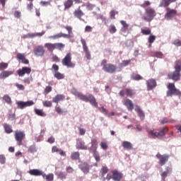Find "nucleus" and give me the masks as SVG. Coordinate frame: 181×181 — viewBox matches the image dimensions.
Returning <instances> with one entry per match:
<instances>
[{"mask_svg": "<svg viewBox=\"0 0 181 181\" xmlns=\"http://www.w3.org/2000/svg\"><path fill=\"white\" fill-rule=\"evenodd\" d=\"M154 57H157V59H163V54L161 52H156L154 53Z\"/></svg>", "mask_w": 181, "mask_h": 181, "instance_id": "e2e57ef3", "label": "nucleus"}, {"mask_svg": "<svg viewBox=\"0 0 181 181\" xmlns=\"http://www.w3.org/2000/svg\"><path fill=\"white\" fill-rule=\"evenodd\" d=\"M16 105L18 108L23 110V108H26V107H32V105H35V102H33V100H28L27 102L17 101Z\"/></svg>", "mask_w": 181, "mask_h": 181, "instance_id": "f8f14e48", "label": "nucleus"}, {"mask_svg": "<svg viewBox=\"0 0 181 181\" xmlns=\"http://www.w3.org/2000/svg\"><path fill=\"white\" fill-rule=\"evenodd\" d=\"M146 86L148 91L153 90L156 87V80L151 78L146 81Z\"/></svg>", "mask_w": 181, "mask_h": 181, "instance_id": "f3484780", "label": "nucleus"}, {"mask_svg": "<svg viewBox=\"0 0 181 181\" xmlns=\"http://www.w3.org/2000/svg\"><path fill=\"white\" fill-rule=\"evenodd\" d=\"M167 77L168 80H173V81H180L181 78V73L180 71L175 70L174 71L169 72Z\"/></svg>", "mask_w": 181, "mask_h": 181, "instance_id": "1a4fd4ad", "label": "nucleus"}, {"mask_svg": "<svg viewBox=\"0 0 181 181\" xmlns=\"http://www.w3.org/2000/svg\"><path fill=\"white\" fill-rule=\"evenodd\" d=\"M100 173L102 176H105L108 173V167L103 166L100 170Z\"/></svg>", "mask_w": 181, "mask_h": 181, "instance_id": "de8ad7c7", "label": "nucleus"}, {"mask_svg": "<svg viewBox=\"0 0 181 181\" xmlns=\"http://www.w3.org/2000/svg\"><path fill=\"white\" fill-rule=\"evenodd\" d=\"M16 59L18 62H21L23 64H29V59H26L25 54L18 53L16 54Z\"/></svg>", "mask_w": 181, "mask_h": 181, "instance_id": "a211bd4d", "label": "nucleus"}, {"mask_svg": "<svg viewBox=\"0 0 181 181\" xmlns=\"http://www.w3.org/2000/svg\"><path fill=\"white\" fill-rule=\"evenodd\" d=\"M44 46L46 47V49H47L48 52H53L54 50H56L55 43L47 42Z\"/></svg>", "mask_w": 181, "mask_h": 181, "instance_id": "c85d7f7f", "label": "nucleus"}, {"mask_svg": "<svg viewBox=\"0 0 181 181\" xmlns=\"http://www.w3.org/2000/svg\"><path fill=\"white\" fill-rule=\"evenodd\" d=\"M125 93H127V97H133V95H135L136 94L134 90L127 88L124 90H120L119 92V95H120V97H125Z\"/></svg>", "mask_w": 181, "mask_h": 181, "instance_id": "ddd939ff", "label": "nucleus"}, {"mask_svg": "<svg viewBox=\"0 0 181 181\" xmlns=\"http://www.w3.org/2000/svg\"><path fill=\"white\" fill-rule=\"evenodd\" d=\"M30 73H32V69L28 66L22 67V69L17 71V74H18L19 77H23L25 74L29 75Z\"/></svg>", "mask_w": 181, "mask_h": 181, "instance_id": "2eb2a0df", "label": "nucleus"}, {"mask_svg": "<svg viewBox=\"0 0 181 181\" xmlns=\"http://www.w3.org/2000/svg\"><path fill=\"white\" fill-rule=\"evenodd\" d=\"M141 8H146V6H151V1H145L143 4H141Z\"/></svg>", "mask_w": 181, "mask_h": 181, "instance_id": "338daca9", "label": "nucleus"}, {"mask_svg": "<svg viewBox=\"0 0 181 181\" xmlns=\"http://www.w3.org/2000/svg\"><path fill=\"white\" fill-rule=\"evenodd\" d=\"M42 177H43V179H45L47 181H53V180L54 179V175H53V173H49L48 175H46L42 172Z\"/></svg>", "mask_w": 181, "mask_h": 181, "instance_id": "2f4dec72", "label": "nucleus"}, {"mask_svg": "<svg viewBox=\"0 0 181 181\" xmlns=\"http://www.w3.org/2000/svg\"><path fill=\"white\" fill-rule=\"evenodd\" d=\"M78 98L79 100H81V101H85V103H90L91 105H93V107H95V108H98V103H97V100L94 95L91 94H88L87 95L81 93Z\"/></svg>", "mask_w": 181, "mask_h": 181, "instance_id": "7ed1b4c3", "label": "nucleus"}, {"mask_svg": "<svg viewBox=\"0 0 181 181\" xmlns=\"http://www.w3.org/2000/svg\"><path fill=\"white\" fill-rule=\"evenodd\" d=\"M132 80H135L136 81H139V80H144V77L138 74H134L132 76Z\"/></svg>", "mask_w": 181, "mask_h": 181, "instance_id": "37998d69", "label": "nucleus"}, {"mask_svg": "<svg viewBox=\"0 0 181 181\" xmlns=\"http://www.w3.org/2000/svg\"><path fill=\"white\" fill-rule=\"evenodd\" d=\"M122 146L124 148V149H127V151H130V149H132V144L129 141H123Z\"/></svg>", "mask_w": 181, "mask_h": 181, "instance_id": "f704fd0d", "label": "nucleus"}, {"mask_svg": "<svg viewBox=\"0 0 181 181\" xmlns=\"http://www.w3.org/2000/svg\"><path fill=\"white\" fill-rule=\"evenodd\" d=\"M73 14L75 18H77V19H81V18L84 16V12H83L80 8L75 9Z\"/></svg>", "mask_w": 181, "mask_h": 181, "instance_id": "cd10ccee", "label": "nucleus"}, {"mask_svg": "<svg viewBox=\"0 0 181 181\" xmlns=\"http://www.w3.org/2000/svg\"><path fill=\"white\" fill-rule=\"evenodd\" d=\"M166 13L164 16V18L166 21H170L173 18H175L176 15H177V10L176 9H171L170 8H166Z\"/></svg>", "mask_w": 181, "mask_h": 181, "instance_id": "9d476101", "label": "nucleus"}, {"mask_svg": "<svg viewBox=\"0 0 181 181\" xmlns=\"http://www.w3.org/2000/svg\"><path fill=\"white\" fill-rule=\"evenodd\" d=\"M79 168L85 174H87L88 172H90V165H88V163H81V165H79Z\"/></svg>", "mask_w": 181, "mask_h": 181, "instance_id": "a878e982", "label": "nucleus"}, {"mask_svg": "<svg viewBox=\"0 0 181 181\" xmlns=\"http://www.w3.org/2000/svg\"><path fill=\"white\" fill-rule=\"evenodd\" d=\"M142 35H145L146 36H148V35H151V29L146 28L144 29H141V30Z\"/></svg>", "mask_w": 181, "mask_h": 181, "instance_id": "09e8293b", "label": "nucleus"}, {"mask_svg": "<svg viewBox=\"0 0 181 181\" xmlns=\"http://www.w3.org/2000/svg\"><path fill=\"white\" fill-rule=\"evenodd\" d=\"M176 1L177 0H161L159 4V8H165V9L167 8H169V5H170V4H173L175 2H176Z\"/></svg>", "mask_w": 181, "mask_h": 181, "instance_id": "6ab92c4d", "label": "nucleus"}, {"mask_svg": "<svg viewBox=\"0 0 181 181\" xmlns=\"http://www.w3.org/2000/svg\"><path fill=\"white\" fill-rule=\"evenodd\" d=\"M168 131L169 128H168V127H165L158 132H155L153 130H151L150 132H148V133L151 134L152 136H155V138H158V139H160V138L166 135V132H168Z\"/></svg>", "mask_w": 181, "mask_h": 181, "instance_id": "0eeeda50", "label": "nucleus"}, {"mask_svg": "<svg viewBox=\"0 0 181 181\" xmlns=\"http://www.w3.org/2000/svg\"><path fill=\"white\" fill-rule=\"evenodd\" d=\"M90 144V149L93 151V152L97 151V148H98V141H97L96 139H93L91 140Z\"/></svg>", "mask_w": 181, "mask_h": 181, "instance_id": "7c9ffc66", "label": "nucleus"}, {"mask_svg": "<svg viewBox=\"0 0 181 181\" xmlns=\"http://www.w3.org/2000/svg\"><path fill=\"white\" fill-rule=\"evenodd\" d=\"M65 46L66 45L62 42L55 43V49H57V50H59V52H62L63 49H64Z\"/></svg>", "mask_w": 181, "mask_h": 181, "instance_id": "58836bf2", "label": "nucleus"}, {"mask_svg": "<svg viewBox=\"0 0 181 181\" xmlns=\"http://www.w3.org/2000/svg\"><path fill=\"white\" fill-rule=\"evenodd\" d=\"M28 152H30V153H35V152H37L36 146H30L28 148Z\"/></svg>", "mask_w": 181, "mask_h": 181, "instance_id": "6e6d98bb", "label": "nucleus"}, {"mask_svg": "<svg viewBox=\"0 0 181 181\" xmlns=\"http://www.w3.org/2000/svg\"><path fill=\"white\" fill-rule=\"evenodd\" d=\"M71 94H73V95H75V97H78V95H80V92L77 91V89L73 88L71 90Z\"/></svg>", "mask_w": 181, "mask_h": 181, "instance_id": "052dcab7", "label": "nucleus"}, {"mask_svg": "<svg viewBox=\"0 0 181 181\" xmlns=\"http://www.w3.org/2000/svg\"><path fill=\"white\" fill-rule=\"evenodd\" d=\"M16 87L18 88V90H20L21 91H24L25 90V86H23V84L16 83L15 84Z\"/></svg>", "mask_w": 181, "mask_h": 181, "instance_id": "13d9d810", "label": "nucleus"}, {"mask_svg": "<svg viewBox=\"0 0 181 181\" xmlns=\"http://www.w3.org/2000/svg\"><path fill=\"white\" fill-rule=\"evenodd\" d=\"M134 110L136 112H137L140 119H141V121H144V119H145V112H144V110H141L139 105H136Z\"/></svg>", "mask_w": 181, "mask_h": 181, "instance_id": "393cba45", "label": "nucleus"}, {"mask_svg": "<svg viewBox=\"0 0 181 181\" xmlns=\"http://www.w3.org/2000/svg\"><path fill=\"white\" fill-rule=\"evenodd\" d=\"M174 69L177 71H181V59H177L175 62Z\"/></svg>", "mask_w": 181, "mask_h": 181, "instance_id": "4c0bfd02", "label": "nucleus"}, {"mask_svg": "<svg viewBox=\"0 0 181 181\" xmlns=\"http://www.w3.org/2000/svg\"><path fill=\"white\" fill-rule=\"evenodd\" d=\"M145 13L146 16H144L142 19L146 21V22H152L155 18V16H156V11H155L152 7L146 8L145 9Z\"/></svg>", "mask_w": 181, "mask_h": 181, "instance_id": "39448f33", "label": "nucleus"}, {"mask_svg": "<svg viewBox=\"0 0 181 181\" xmlns=\"http://www.w3.org/2000/svg\"><path fill=\"white\" fill-rule=\"evenodd\" d=\"M25 132H22L21 130H16L14 132V137L18 146H21V145H22V142L23 139H25Z\"/></svg>", "mask_w": 181, "mask_h": 181, "instance_id": "6e6552de", "label": "nucleus"}, {"mask_svg": "<svg viewBox=\"0 0 181 181\" xmlns=\"http://www.w3.org/2000/svg\"><path fill=\"white\" fill-rule=\"evenodd\" d=\"M65 29L66 30H67L68 34L59 33L54 35L49 36V39H52L53 40H56V39H60V37H64L65 39H70V37H73V28L70 25H66L65 26Z\"/></svg>", "mask_w": 181, "mask_h": 181, "instance_id": "f257e3e1", "label": "nucleus"}, {"mask_svg": "<svg viewBox=\"0 0 181 181\" xmlns=\"http://www.w3.org/2000/svg\"><path fill=\"white\" fill-rule=\"evenodd\" d=\"M81 43L82 44L83 49V52H85V56L86 59H88V60H91V53L88 49V47H87V43L86 42V40L81 38Z\"/></svg>", "mask_w": 181, "mask_h": 181, "instance_id": "4468645a", "label": "nucleus"}, {"mask_svg": "<svg viewBox=\"0 0 181 181\" xmlns=\"http://www.w3.org/2000/svg\"><path fill=\"white\" fill-rule=\"evenodd\" d=\"M28 173L31 176H42V175H43V171L39 169H32L30 170Z\"/></svg>", "mask_w": 181, "mask_h": 181, "instance_id": "bb28decb", "label": "nucleus"}, {"mask_svg": "<svg viewBox=\"0 0 181 181\" xmlns=\"http://www.w3.org/2000/svg\"><path fill=\"white\" fill-rule=\"evenodd\" d=\"M99 111L102 112L103 114H105V115H108L110 117V115L108 114V110L105 109L104 107H98Z\"/></svg>", "mask_w": 181, "mask_h": 181, "instance_id": "5fc2aeb1", "label": "nucleus"}, {"mask_svg": "<svg viewBox=\"0 0 181 181\" xmlns=\"http://www.w3.org/2000/svg\"><path fill=\"white\" fill-rule=\"evenodd\" d=\"M56 175L57 176V177H59V179H62V180L66 178V174H64V173H62V172L57 173Z\"/></svg>", "mask_w": 181, "mask_h": 181, "instance_id": "a18cd8bd", "label": "nucleus"}, {"mask_svg": "<svg viewBox=\"0 0 181 181\" xmlns=\"http://www.w3.org/2000/svg\"><path fill=\"white\" fill-rule=\"evenodd\" d=\"M35 112L37 115H39V117H46V113L43 112V110L35 109Z\"/></svg>", "mask_w": 181, "mask_h": 181, "instance_id": "c03bdc74", "label": "nucleus"}, {"mask_svg": "<svg viewBox=\"0 0 181 181\" xmlns=\"http://www.w3.org/2000/svg\"><path fill=\"white\" fill-rule=\"evenodd\" d=\"M93 154L96 162H100V153H98V151H93Z\"/></svg>", "mask_w": 181, "mask_h": 181, "instance_id": "49530a36", "label": "nucleus"}, {"mask_svg": "<svg viewBox=\"0 0 181 181\" xmlns=\"http://www.w3.org/2000/svg\"><path fill=\"white\" fill-rule=\"evenodd\" d=\"M14 71H3L0 73V78L1 80H5V78H8V77L14 74Z\"/></svg>", "mask_w": 181, "mask_h": 181, "instance_id": "412c9836", "label": "nucleus"}, {"mask_svg": "<svg viewBox=\"0 0 181 181\" xmlns=\"http://www.w3.org/2000/svg\"><path fill=\"white\" fill-rule=\"evenodd\" d=\"M120 23L122 25V32H127V30H128V28H129V24L127 23V21H120Z\"/></svg>", "mask_w": 181, "mask_h": 181, "instance_id": "e433bc0d", "label": "nucleus"}, {"mask_svg": "<svg viewBox=\"0 0 181 181\" xmlns=\"http://www.w3.org/2000/svg\"><path fill=\"white\" fill-rule=\"evenodd\" d=\"M71 52L66 54L65 57L62 60V66L67 67V69H74L76 67V62H73Z\"/></svg>", "mask_w": 181, "mask_h": 181, "instance_id": "20e7f679", "label": "nucleus"}, {"mask_svg": "<svg viewBox=\"0 0 181 181\" xmlns=\"http://www.w3.org/2000/svg\"><path fill=\"white\" fill-rule=\"evenodd\" d=\"M112 180L115 181H121L122 179V173L118 172L117 170H112Z\"/></svg>", "mask_w": 181, "mask_h": 181, "instance_id": "aec40b11", "label": "nucleus"}, {"mask_svg": "<svg viewBox=\"0 0 181 181\" xmlns=\"http://www.w3.org/2000/svg\"><path fill=\"white\" fill-rule=\"evenodd\" d=\"M27 9L30 12H32V11L33 10V2H30L27 4Z\"/></svg>", "mask_w": 181, "mask_h": 181, "instance_id": "774afa93", "label": "nucleus"}, {"mask_svg": "<svg viewBox=\"0 0 181 181\" xmlns=\"http://www.w3.org/2000/svg\"><path fill=\"white\" fill-rule=\"evenodd\" d=\"M42 104L44 107H52V105H53V104L52 103V101H49V100L43 101Z\"/></svg>", "mask_w": 181, "mask_h": 181, "instance_id": "0e129e2a", "label": "nucleus"}, {"mask_svg": "<svg viewBox=\"0 0 181 181\" xmlns=\"http://www.w3.org/2000/svg\"><path fill=\"white\" fill-rule=\"evenodd\" d=\"M2 101L8 104V105H12V98L9 95H4L2 98Z\"/></svg>", "mask_w": 181, "mask_h": 181, "instance_id": "72a5a7b5", "label": "nucleus"}, {"mask_svg": "<svg viewBox=\"0 0 181 181\" xmlns=\"http://www.w3.org/2000/svg\"><path fill=\"white\" fill-rule=\"evenodd\" d=\"M172 45H174V46H177V47H180L181 46V39L174 40L172 42Z\"/></svg>", "mask_w": 181, "mask_h": 181, "instance_id": "3c124183", "label": "nucleus"}, {"mask_svg": "<svg viewBox=\"0 0 181 181\" xmlns=\"http://www.w3.org/2000/svg\"><path fill=\"white\" fill-rule=\"evenodd\" d=\"M3 127L6 134H12V132H13V129H12V125L8 123H4L3 124Z\"/></svg>", "mask_w": 181, "mask_h": 181, "instance_id": "c756f323", "label": "nucleus"}, {"mask_svg": "<svg viewBox=\"0 0 181 181\" xmlns=\"http://www.w3.org/2000/svg\"><path fill=\"white\" fill-rule=\"evenodd\" d=\"M46 52V50H45V48L42 45H38L35 47L33 49V54L35 56H37V57H42L45 56V53Z\"/></svg>", "mask_w": 181, "mask_h": 181, "instance_id": "9b49d317", "label": "nucleus"}, {"mask_svg": "<svg viewBox=\"0 0 181 181\" xmlns=\"http://www.w3.org/2000/svg\"><path fill=\"white\" fill-rule=\"evenodd\" d=\"M110 33L114 34L117 32V28L114 25H110L109 28Z\"/></svg>", "mask_w": 181, "mask_h": 181, "instance_id": "4d7b16f0", "label": "nucleus"}, {"mask_svg": "<svg viewBox=\"0 0 181 181\" xmlns=\"http://www.w3.org/2000/svg\"><path fill=\"white\" fill-rule=\"evenodd\" d=\"M156 158H158V163L160 165V166H163V165H166V162L169 160V156L166 154L160 155L157 154Z\"/></svg>", "mask_w": 181, "mask_h": 181, "instance_id": "dca6fc26", "label": "nucleus"}, {"mask_svg": "<svg viewBox=\"0 0 181 181\" xmlns=\"http://www.w3.org/2000/svg\"><path fill=\"white\" fill-rule=\"evenodd\" d=\"M76 148L77 149H81L83 151H87L88 147L86 146V142L81 139H78L76 141Z\"/></svg>", "mask_w": 181, "mask_h": 181, "instance_id": "4be33fe9", "label": "nucleus"}, {"mask_svg": "<svg viewBox=\"0 0 181 181\" xmlns=\"http://www.w3.org/2000/svg\"><path fill=\"white\" fill-rule=\"evenodd\" d=\"M8 121H15V119H16V114L15 112H12V110H11L8 111Z\"/></svg>", "mask_w": 181, "mask_h": 181, "instance_id": "c9c22d12", "label": "nucleus"}, {"mask_svg": "<svg viewBox=\"0 0 181 181\" xmlns=\"http://www.w3.org/2000/svg\"><path fill=\"white\" fill-rule=\"evenodd\" d=\"M123 104L127 107L129 111H132V110H134V103H132V100L128 98L124 99L123 100Z\"/></svg>", "mask_w": 181, "mask_h": 181, "instance_id": "5701e85b", "label": "nucleus"}, {"mask_svg": "<svg viewBox=\"0 0 181 181\" xmlns=\"http://www.w3.org/2000/svg\"><path fill=\"white\" fill-rule=\"evenodd\" d=\"M52 90V86H46L44 90V94H45V95L49 94V93H51Z\"/></svg>", "mask_w": 181, "mask_h": 181, "instance_id": "bf43d9fd", "label": "nucleus"}, {"mask_svg": "<svg viewBox=\"0 0 181 181\" xmlns=\"http://www.w3.org/2000/svg\"><path fill=\"white\" fill-rule=\"evenodd\" d=\"M54 77L57 78V80H63V78H64V74L58 71L54 74Z\"/></svg>", "mask_w": 181, "mask_h": 181, "instance_id": "79ce46f5", "label": "nucleus"}, {"mask_svg": "<svg viewBox=\"0 0 181 181\" xmlns=\"http://www.w3.org/2000/svg\"><path fill=\"white\" fill-rule=\"evenodd\" d=\"M66 100V95L63 94H57L52 98V103H55L56 104H59L60 101H64Z\"/></svg>", "mask_w": 181, "mask_h": 181, "instance_id": "b1692460", "label": "nucleus"}, {"mask_svg": "<svg viewBox=\"0 0 181 181\" xmlns=\"http://www.w3.org/2000/svg\"><path fill=\"white\" fill-rule=\"evenodd\" d=\"M176 122V120L173 119H168V117H164L163 119L160 121V124L162 125L165 124H175Z\"/></svg>", "mask_w": 181, "mask_h": 181, "instance_id": "473e14b6", "label": "nucleus"}, {"mask_svg": "<svg viewBox=\"0 0 181 181\" xmlns=\"http://www.w3.org/2000/svg\"><path fill=\"white\" fill-rule=\"evenodd\" d=\"M167 88L166 95L168 97H172V95H181V91L176 88L174 83H169L167 86Z\"/></svg>", "mask_w": 181, "mask_h": 181, "instance_id": "423d86ee", "label": "nucleus"}, {"mask_svg": "<svg viewBox=\"0 0 181 181\" xmlns=\"http://www.w3.org/2000/svg\"><path fill=\"white\" fill-rule=\"evenodd\" d=\"M155 40H156V36L150 35L148 37V42L150 46H151L152 43H153V42H155Z\"/></svg>", "mask_w": 181, "mask_h": 181, "instance_id": "603ef678", "label": "nucleus"}, {"mask_svg": "<svg viewBox=\"0 0 181 181\" xmlns=\"http://www.w3.org/2000/svg\"><path fill=\"white\" fill-rule=\"evenodd\" d=\"M9 66L6 62H0V70H5Z\"/></svg>", "mask_w": 181, "mask_h": 181, "instance_id": "864d4df0", "label": "nucleus"}, {"mask_svg": "<svg viewBox=\"0 0 181 181\" xmlns=\"http://www.w3.org/2000/svg\"><path fill=\"white\" fill-rule=\"evenodd\" d=\"M100 145L103 151H107V149H108V143H107L106 141H101Z\"/></svg>", "mask_w": 181, "mask_h": 181, "instance_id": "8fccbe9b", "label": "nucleus"}, {"mask_svg": "<svg viewBox=\"0 0 181 181\" xmlns=\"http://www.w3.org/2000/svg\"><path fill=\"white\" fill-rule=\"evenodd\" d=\"M73 5V0H67L64 2V9H70Z\"/></svg>", "mask_w": 181, "mask_h": 181, "instance_id": "a19ab883", "label": "nucleus"}, {"mask_svg": "<svg viewBox=\"0 0 181 181\" xmlns=\"http://www.w3.org/2000/svg\"><path fill=\"white\" fill-rule=\"evenodd\" d=\"M13 15L17 19H20L21 16H22V13L19 11H16Z\"/></svg>", "mask_w": 181, "mask_h": 181, "instance_id": "69168bd1", "label": "nucleus"}, {"mask_svg": "<svg viewBox=\"0 0 181 181\" xmlns=\"http://www.w3.org/2000/svg\"><path fill=\"white\" fill-rule=\"evenodd\" d=\"M100 66H102V70L105 73H110V74H113L117 71V66L114 64L108 63L107 59L102 60L100 63Z\"/></svg>", "mask_w": 181, "mask_h": 181, "instance_id": "f03ea898", "label": "nucleus"}, {"mask_svg": "<svg viewBox=\"0 0 181 181\" xmlns=\"http://www.w3.org/2000/svg\"><path fill=\"white\" fill-rule=\"evenodd\" d=\"M110 19H115V15H118V11L112 10L110 12Z\"/></svg>", "mask_w": 181, "mask_h": 181, "instance_id": "680f3d73", "label": "nucleus"}, {"mask_svg": "<svg viewBox=\"0 0 181 181\" xmlns=\"http://www.w3.org/2000/svg\"><path fill=\"white\" fill-rule=\"evenodd\" d=\"M71 159H72V160H77L78 159H80V153L78 151L72 153L71 155Z\"/></svg>", "mask_w": 181, "mask_h": 181, "instance_id": "ea45409f", "label": "nucleus"}]
</instances>
